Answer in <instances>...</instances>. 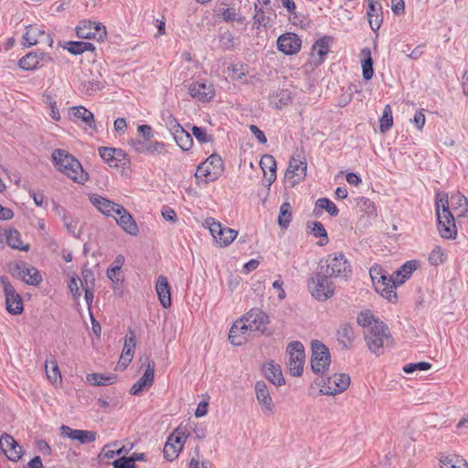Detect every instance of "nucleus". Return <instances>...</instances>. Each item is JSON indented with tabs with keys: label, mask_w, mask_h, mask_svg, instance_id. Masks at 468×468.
<instances>
[{
	"label": "nucleus",
	"mask_w": 468,
	"mask_h": 468,
	"mask_svg": "<svg viewBox=\"0 0 468 468\" xmlns=\"http://www.w3.org/2000/svg\"><path fill=\"white\" fill-rule=\"evenodd\" d=\"M51 160L55 168L78 184H85L89 175L84 171L80 161L69 151L55 149L51 154Z\"/></svg>",
	"instance_id": "f257e3e1"
},
{
	"label": "nucleus",
	"mask_w": 468,
	"mask_h": 468,
	"mask_svg": "<svg viewBox=\"0 0 468 468\" xmlns=\"http://www.w3.org/2000/svg\"><path fill=\"white\" fill-rule=\"evenodd\" d=\"M436 215L438 230L444 239H454L457 235L454 214L449 210L448 195L438 193L436 195Z\"/></svg>",
	"instance_id": "f03ea898"
},
{
	"label": "nucleus",
	"mask_w": 468,
	"mask_h": 468,
	"mask_svg": "<svg viewBox=\"0 0 468 468\" xmlns=\"http://www.w3.org/2000/svg\"><path fill=\"white\" fill-rule=\"evenodd\" d=\"M268 323L269 317L262 310L252 308L241 319L233 324L231 333L241 331V333L258 332L265 334Z\"/></svg>",
	"instance_id": "7ed1b4c3"
},
{
	"label": "nucleus",
	"mask_w": 468,
	"mask_h": 468,
	"mask_svg": "<svg viewBox=\"0 0 468 468\" xmlns=\"http://www.w3.org/2000/svg\"><path fill=\"white\" fill-rule=\"evenodd\" d=\"M331 277L320 266L318 271L308 280L307 287L311 295L319 302H324L335 294V286Z\"/></svg>",
	"instance_id": "20e7f679"
},
{
	"label": "nucleus",
	"mask_w": 468,
	"mask_h": 468,
	"mask_svg": "<svg viewBox=\"0 0 468 468\" xmlns=\"http://www.w3.org/2000/svg\"><path fill=\"white\" fill-rule=\"evenodd\" d=\"M366 341L372 353L382 354L384 348L390 346L392 342L387 324L380 321H374L366 335Z\"/></svg>",
	"instance_id": "39448f33"
},
{
	"label": "nucleus",
	"mask_w": 468,
	"mask_h": 468,
	"mask_svg": "<svg viewBox=\"0 0 468 468\" xmlns=\"http://www.w3.org/2000/svg\"><path fill=\"white\" fill-rule=\"evenodd\" d=\"M223 171L224 164L221 157L213 154L197 166L195 177L198 183L207 184L217 180Z\"/></svg>",
	"instance_id": "423d86ee"
},
{
	"label": "nucleus",
	"mask_w": 468,
	"mask_h": 468,
	"mask_svg": "<svg viewBox=\"0 0 468 468\" xmlns=\"http://www.w3.org/2000/svg\"><path fill=\"white\" fill-rule=\"evenodd\" d=\"M326 266H324V271L329 277L338 278L347 281L352 274V266L349 261L343 253L329 255L325 260Z\"/></svg>",
	"instance_id": "0eeeda50"
},
{
	"label": "nucleus",
	"mask_w": 468,
	"mask_h": 468,
	"mask_svg": "<svg viewBox=\"0 0 468 468\" xmlns=\"http://www.w3.org/2000/svg\"><path fill=\"white\" fill-rule=\"evenodd\" d=\"M288 362L287 367L290 374L293 377H300L303 371L304 348L302 343L294 341L287 347Z\"/></svg>",
	"instance_id": "6e6552de"
},
{
	"label": "nucleus",
	"mask_w": 468,
	"mask_h": 468,
	"mask_svg": "<svg viewBox=\"0 0 468 468\" xmlns=\"http://www.w3.org/2000/svg\"><path fill=\"white\" fill-rule=\"evenodd\" d=\"M204 226L209 229L215 241L219 244L220 247L229 246L238 235L236 230L228 227H222V225L213 218H207L204 222Z\"/></svg>",
	"instance_id": "1a4fd4ad"
},
{
	"label": "nucleus",
	"mask_w": 468,
	"mask_h": 468,
	"mask_svg": "<svg viewBox=\"0 0 468 468\" xmlns=\"http://www.w3.org/2000/svg\"><path fill=\"white\" fill-rule=\"evenodd\" d=\"M330 365V354L328 348L320 341H312L311 367L314 373H324Z\"/></svg>",
	"instance_id": "9d476101"
},
{
	"label": "nucleus",
	"mask_w": 468,
	"mask_h": 468,
	"mask_svg": "<svg viewBox=\"0 0 468 468\" xmlns=\"http://www.w3.org/2000/svg\"><path fill=\"white\" fill-rule=\"evenodd\" d=\"M330 41L331 37L326 36L315 41L309 54V58L304 64L305 70H314L324 61L325 56L330 50Z\"/></svg>",
	"instance_id": "9b49d317"
},
{
	"label": "nucleus",
	"mask_w": 468,
	"mask_h": 468,
	"mask_svg": "<svg viewBox=\"0 0 468 468\" xmlns=\"http://www.w3.org/2000/svg\"><path fill=\"white\" fill-rule=\"evenodd\" d=\"M80 38L96 39L103 41L106 37V29L101 23L83 20L76 27Z\"/></svg>",
	"instance_id": "f8f14e48"
},
{
	"label": "nucleus",
	"mask_w": 468,
	"mask_h": 468,
	"mask_svg": "<svg viewBox=\"0 0 468 468\" xmlns=\"http://www.w3.org/2000/svg\"><path fill=\"white\" fill-rule=\"evenodd\" d=\"M0 283L5 296L6 310L13 314H19L23 312V303L20 295L16 292L7 278L1 277Z\"/></svg>",
	"instance_id": "ddd939ff"
},
{
	"label": "nucleus",
	"mask_w": 468,
	"mask_h": 468,
	"mask_svg": "<svg viewBox=\"0 0 468 468\" xmlns=\"http://www.w3.org/2000/svg\"><path fill=\"white\" fill-rule=\"evenodd\" d=\"M350 385V378L346 374L336 373L330 376L321 388L324 395L335 396L344 392Z\"/></svg>",
	"instance_id": "4468645a"
},
{
	"label": "nucleus",
	"mask_w": 468,
	"mask_h": 468,
	"mask_svg": "<svg viewBox=\"0 0 468 468\" xmlns=\"http://www.w3.org/2000/svg\"><path fill=\"white\" fill-rule=\"evenodd\" d=\"M23 44L26 47H30L38 43H44L48 47H51L53 43L51 37L36 26L27 27V30L23 36Z\"/></svg>",
	"instance_id": "2eb2a0df"
},
{
	"label": "nucleus",
	"mask_w": 468,
	"mask_h": 468,
	"mask_svg": "<svg viewBox=\"0 0 468 468\" xmlns=\"http://www.w3.org/2000/svg\"><path fill=\"white\" fill-rule=\"evenodd\" d=\"M278 49L286 55H293L300 51L302 40L294 33H286L277 40Z\"/></svg>",
	"instance_id": "dca6fc26"
},
{
	"label": "nucleus",
	"mask_w": 468,
	"mask_h": 468,
	"mask_svg": "<svg viewBox=\"0 0 468 468\" xmlns=\"http://www.w3.org/2000/svg\"><path fill=\"white\" fill-rule=\"evenodd\" d=\"M52 58L46 53L29 52L18 61V66L24 70H34L51 61Z\"/></svg>",
	"instance_id": "f3484780"
},
{
	"label": "nucleus",
	"mask_w": 468,
	"mask_h": 468,
	"mask_svg": "<svg viewBox=\"0 0 468 468\" xmlns=\"http://www.w3.org/2000/svg\"><path fill=\"white\" fill-rule=\"evenodd\" d=\"M0 448L12 462H17L22 457V447L9 434L4 433L1 436Z\"/></svg>",
	"instance_id": "a211bd4d"
},
{
	"label": "nucleus",
	"mask_w": 468,
	"mask_h": 468,
	"mask_svg": "<svg viewBox=\"0 0 468 468\" xmlns=\"http://www.w3.org/2000/svg\"><path fill=\"white\" fill-rule=\"evenodd\" d=\"M133 149L140 154H163L165 153V144L161 142L149 140L136 139L132 141Z\"/></svg>",
	"instance_id": "6ab92c4d"
},
{
	"label": "nucleus",
	"mask_w": 468,
	"mask_h": 468,
	"mask_svg": "<svg viewBox=\"0 0 468 468\" xmlns=\"http://www.w3.org/2000/svg\"><path fill=\"white\" fill-rule=\"evenodd\" d=\"M12 273L30 285H38L42 281L39 271L35 267L28 266L26 263L16 264L12 270Z\"/></svg>",
	"instance_id": "aec40b11"
},
{
	"label": "nucleus",
	"mask_w": 468,
	"mask_h": 468,
	"mask_svg": "<svg viewBox=\"0 0 468 468\" xmlns=\"http://www.w3.org/2000/svg\"><path fill=\"white\" fill-rule=\"evenodd\" d=\"M255 393L262 412L264 414H272L274 412V404L264 381L256 382Z\"/></svg>",
	"instance_id": "412c9836"
},
{
	"label": "nucleus",
	"mask_w": 468,
	"mask_h": 468,
	"mask_svg": "<svg viewBox=\"0 0 468 468\" xmlns=\"http://www.w3.org/2000/svg\"><path fill=\"white\" fill-rule=\"evenodd\" d=\"M188 92L193 99L202 102H207L215 96L213 86L205 82L191 83L188 86Z\"/></svg>",
	"instance_id": "4be33fe9"
},
{
	"label": "nucleus",
	"mask_w": 468,
	"mask_h": 468,
	"mask_svg": "<svg viewBox=\"0 0 468 468\" xmlns=\"http://www.w3.org/2000/svg\"><path fill=\"white\" fill-rule=\"evenodd\" d=\"M90 203L102 214L107 217H115L119 208L122 207L112 200L97 194H91L89 197Z\"/></svg>",
	"instance_id": "5701e85b"
},
{
	"label": "nucleus",
	"mask_w": 468,
	"mask_h": 468,
	"mask_svg": "<svg viewBox=\"0 0 468 468\" xmlns=\"http://www.w3.org/2000/svg\"><path fill=\"white\" fill-rule=\"evenodd\" d=\"M367 16L370 28L374 32H377L383 22V12L380 0H367Z\"/></svg>",
	"instance_id": "b1692460"
},
{
	"label": "nucleus",
	"mask_w": 468,
	"mask_h": 468,
	"mask_svg": "<svg viewBox=\"0 0 468 468\" xmlns=\"http://www.w3.org/2000/svg\"><path fill=\"white\" fill-rule=\"evenodd\" d=\"M169 129L177 145L183 151H188L192 148L193 139L191 134L186 132L178 122L172 121Z\"/></svg>",
	"instance_id": "393cba45"
},
{
	"label": "nucleus",
	"mask_w": 468,
	"mask_h": 468,
	"mask_svg": "<svg viewBox=\"0 0 468 468\" xmlns=\"http://www.w3.org/2000/svg\"><path fill=\"white\" fill-rule=\"evenodd\" d=\"M306 169L307 164L305 162L296 158H292L289 162V166L287 168L285 177L287 180L291 181V184L293 186L300 180L304 178L306 176Z\"/></svg>",
	"instance_id": "a878e982"
},
{
	"label": "nucleus",
	"mask_w": 468,
	"mask_h": 468,
	"mask_svg": "<svg viewBox=\"0 0 468 468\" xmlns=\"http://www.w3.org/2000/svg\"><path fill=\"white\" fill-rule=\"evenodd\" d=\"M154 379V361L147 359L146 369L142 378H140V379L133 385L131 393L133 395H138L141 391L148 389L153 385Z\"/></svg>",
	"instance_id": "bb28decb"
},
{
	"label": "nucleus",
	"mask_w": 468,
	"mask_h": 468,
	"mask_svg": "<svg viewBox=\"0 0 468 468\" xmlns=\"http://www.w3.org/2000/svg\"><path fill=\"white\" fill-rule=\"evenodd\" d=\"M117 224L127 233L131 235H137L139 232L138 227L132 215L122 206L119 208L115 217H113Z\"/></svg>",
	"instance_id": "cd10ccee"
},
{
	"label": "nucleus",
	"mask_w": 468,
	"mask_h": 468,
	"mask_svg": "<svg viewBox=\"0 0 468 468\" xmlns=\"http://www.w3.org/2000/svg\"><path fill=\"white\" fill-rule=\"evenodd\" d=\"M185 441L183 436L171 434L164 447V457L169 462L175 460L182 450Z\"/></svg>",
	"instance_id": "c85d7f7f"
},
{
	"label": "nucleus",
	"mask_w": 468,
	"mask_h": 468,
	"mask_svg": "<svg viewBox=\"0 0 468 468\" xmlns=\"http://www.w3.org/2000/svg\"><path fill=\"white\" fill-rule=\"evenodd\" d=\"M60 431L62 436L79 441L81 443L91 442L96 440V433L90 431L73 430L69 426L62 425Z\"/></svg>",
	"instance_id": "c756f323"
},
{
	"label": "nucleus",
	"mask_w": 468,
	"mask_h": 468,
	"mask_svg": "<svg viewBox=\"0 0 468 468\" xmlns=\"http://www.w3.org/2000/svg\"><path fill=\"white\" fill-rule=\"evenodd\" d=\"M449 210L455 214V217H463L468 212V199L460 192L452 193L448 197Z\"/></svg>",
	"instance_id": "7c9ffc66"
},
{
	"label": "nucleus",
	"mask_w": 468,
	"mask_h": 468,
	"mask_svg": "<svg viewBox=\"0 0 468 468\" xmlns=\"http://www.w3.org/2000/svg\"><path fill=\"white\" fill-rule=\"evenodd\" d=\"M397 286L398 284L392 276H388L387 281H380L374 285L377 292L391 303L395 302L397 299V293L395 292Z\"/></svg>",
	"instance_id": "2f4dec72"
},
{
	"label": "nucleus",
	"mask_w": 468,
	"mask_h": 468,
	"mask_svg": "<svg viewBox=\"0 0 468 468\" xmlns=\"http://www.w3.org/2000/svg\"><path fill=\"white\" fill-rule=\"evenodd\" d=\"M155 291L158 295L160 303L164 308L171 306V292L170 285L166 277L161 275L157 278Z\"/></svg>",
	"instance_id": "473e14b6"
},
{
	"label": "nucleus",
	"mask_w": 468,
	"mask_h": 468,
	"mask_svg": "<svg viewBox=\"0 0 468 468\" xmlns=\"http://www.w3.org/2000/svg\"><path fill=\"white\" fill-rule=\"evenodd\" d=\"M264 376L275 386H282L285 383L282 368L273 361L267 362L262 367Z\"/></svg>",
	"instance_id": "72a5a7b5"
},
{
	"label": "nucleus",
	"mask_w": 468,
	"mask_h": 468,
	"mask_svg": "<svg viewBox=\"0 0 468 468\" xmlns=\"http://www.w3.org/2000/svg\"><path fill=\"white\" fill-rule=\"evenodd\" d=\"M417 261H409L405 262L398 271L394 272L395 276L393 277L398 285H400L405 282L407 279H409L413 271L418 268Z\"/></svg>",
	"instance_id": "f704fd0d"
},
{
	"label": "nucleus",
	"mask_w": 468,
	"mask_h": 468,
	"mask_svg": "<svg viewBox=\"0 0 468 468\" xmlns=\"http://www.w3.org/2000/svg\"><path fill=\"white\" fill-rule=\"evenodd\" d=\"M355 339L353 327L348 324H343L337 330V340L344 347H350Z\"/></svg>",
	"instance_id": "c9c22d12"
},
{
	"label": "nucleus",
	"mask_w": 468,
	"mask_h": 468,
	"mask_svg": "<svg viewBox=\"0 0 468 468\" xmlns=\"http://www.w3.org/2000/svg\"><path fill=\"white\" fill-rule=\"evenodd\" d=\"M69 113L73 117L82 121L84 123H86L90 127H92L94 124L93 113L83 106L71 107L69 109Z\"/></svg>",
	"instance_id": "e433bc0d"
},
{
	"label": "nucleus",
	"mask_w": 468,
	"mask_h": 468,
	"mask_svg": "<svg viewBox=\"0 0 468 468\" xmlns=\"http://www.w3.org/2000/svg\"><path fill=\"white\" fill-rule=\"evenodd\" d=\"M99 154L101 159L111 166H117V162L120 160L119 157L122 156L121 150L112 147H100Z\"/></svg>",
	"instance_id": "4c0bfd02"
},
{
	"label": "nucleus",
	"mask_w": 468,
	"mask_h": 468,
	"mask_svg": "<svg viewBox=\"0 0 468 468\" xmlns=\"http://www.w3.org/2000/svg\"><path fill=\"white\" fill-rule=\"evenodd\" d=\"M5 239L6 243L13 249H16L23 251H27L29 250L28 245H23L20 233L16 229L6 230Z\"/></svg>",
	"instance_id": "58836bf2"
},
{
	"label": "nucleus",
	"mask_w": 468,
	"mask_h": 468,
	"mask_svg": "<svg viewBox=\"0 0 468 468\" xmlns=\"http://www.w3.org/2000/svg\"><path fill=\"white\" fill-rule=\"evenodd\" d=\"M87 382L93 386H108L112 385L116 380V376L110 375H102L98 373L89 374L86 377Z\"/></svg>",
	"instance_id": "ea45409f"
},
{
	"label": "nucleus",
	"mask_w": 468,
	"mask_h": 468,
	"mask_svg": "<svg viewBox=\"0 0 468 468\" xmlns=\"http://www.w3.org/2000/svg\"><path fill=\"white\" fill-rule=\"evenodd\" d=\"M260 165L265 175H267V169L269 170L270 175L268 180L270 184H271L276 179L275 158L271 154H265L261 157Z\"/></svg>",
	"instance_id": "a19ab883"
},
{
	"label": "nucleus",
	"mask_w": 468,
	"mask_h": 468,
	"mask_svg": "<svg viewBox=\"0 0 468 468\" xmlns=\"http://www.w3.org/2000/svg\"><path fill=\"white\" fill-rule=\"evenodd\" d=\"M361 55L364 57L362 60L363 78L366 80H369L372 79L374 73L371 51L368 48H365L361 50Z\"/></svg>",
	"instance_id": "79ce46f5"
},
{
	"label": "nucleus",
	"mask_w": 468,
	"mask_h": 468,
	"mask_svg": "<svg viewBox=\"0 0 468 468\" xmlns=\"http://www.w3.org/2000/svg\"><path fill=\"white\" fill-rule=\"evenodd\" d=\"M440 462L441 468H468L466 461L458 455L441 457Z\"/></svg>",
	"instance_id": "37998d69"
},
{
	"label": "nucleus",
	"mask_w": 468,
	"mask_h": 468,
	"mask_svg": "<svg viewBox=\"0 0 468 468\" xmlns=\"http://www.w3.org/2000/svg\"><path fill=\"white\" fill-rule=\"evenodd\" d=\"M67 50L74 55L82 54L84 51L94 50L95 47L92 43L84 42V41H69L67 43L65 47Z\"/></svg>",
	"instance_id": "c03bdc74"
},
{
	"label": "nucleus",
	"mask_w": 468,
	"mask_h": 468,
	"mask_svg": "<svg viewBox=\"0 0 468 468\" xmlns=\"http://www.w3.org/2000/svg\"><path fill=\"white\" fill-rule=\"evenodd\" d=\"M228 70L231 72L229 77L233 80L242 81L243 78L249 73V66L244 63L232 64L228 67Z\"/></svg>",
	"instance_id": "a18cd8bd"
},
{
	"label": "nucleus",
	"mask_w": 468,
	"mask_h": 468,
	"mask_svg": "<svg viewBox=\"0 0 468 468\" xmlns=\"http://www.w3.org/2000/svg\"><path fill=\"white\" fill-rule=\"evenodd\" d=\"M106 82L99 80L98 78L92 79L91 80H85L81 83V90L86 94L91 95L99 90H101L105 87Z\"/></svg>",
	"instance_id": "49530a36"
},
{
	"label": "nucleus",
	"mask_w": 468,
	"mask_h": 468,
	"mask_svg": "<svg viewBox=\"0 0 468 468\" xmlns=\"http://www.w3.org/2000/svg\"><path fill=\"white\" fill-rule=\"evenodd\" d=\"M45 367L47 377L53 384H56L58 381H61L60 372L58 364L54 359H47Z\"/></svg>",
	"instance_id": "de8ad7c7"
},
{
	"label": "nucleus",
	"mask_w": 468,
	"mask_h": 468,
	"mask_svg": "<svg viewBox=\"0 0 468 468\" xmlns=\"http://www.w3.org/2000/svg\"><path fill=\"white\" fill-rule=\"evenodd\" d=\"M379 129L381 133L388 132L393 125L392 109L387 104L384 108L382 117L380 118Z\"/></svg>",
	"instance_id": "09e8293b"
},
{
	"label": "nucleus",
	"mask_w": 468,
	"mask_h": 468,
	"mask_svg": "<svg viewBox=\"0 0 468 468\" xmlns=\"http://www.w3.org/2000/svg\"><path fill=\"white\" fill-rule=\"evenodd\" d=\"M447 253L439 246H435L430 253L429 261L433 266H439L446 261Z\"/></svg>",
	"instance_id": "8fccbe9b"
},
{
	"label": "nucleus",
	"mask_w": 468,
	"mask_h": 468,
	"mask_svg": "<svg viewBox=\"0 0 468 468\" xmlns=\"http://www.w3.org/2000/svg\"><path fill=\"white\" fill-rule=\"evenodd\" d=\"M292 220L291 205L288 202L283 203L280 207L278 223L282 229H286Z\"/></svg>",
	"instance_id": "3c124183"
},
{
	"label": "nucleus",
	"mask_w": 468,
	"mask_h": 468,
	"mask_svg": "<svg viewBox=\"0 0 468 468\" xmlns=\"http://www.w3.org/2000/svg\"><path fill=\"white\" fill-rule=\"evenodd\" d=\"M324 209L330 216L335 217L338 215L339 210L336 206L328 198L322 197L315 202L314 211L317 209Z\"/></svg>",
	"instance_id": "603ef678"
},
{
	"label": "nucleus",
	"mask_w": 468,
	"mask_h": 468,
	"mask_svg": "<svg viewBox=\"0 0 468 468\" xmlns=\"http://www.w3.org/2000/svg\"><path fill=\"white\" fill-rule=\"evenodd\" d=\"M373 285L378 283L380 281H387V273L380 265H374L369 270Z\"/></svg>",
	"instance_id": "864d4df0"
},
{
	"label": "nucleus",
	"mask_w": 468,
	"mask_h": 468,
	"mask_svg": "<svg viewBox=\"0 0 468 468\" xmlns=\"http://www.w3.org/2000/svg\"><path fill=\"white\" fill-rule=\"evenodd\" d=\"M134 347H135V335H134L133 332L130 331L129 335H126V336H125V342H124L122 355H126V356L133 357Z\"/></svg>",
	"instance_id": "5fc2aeb1"
},
{
	"label": "nucleus",
	"mask_w": 468,
	"mask_h": 468,
	"mask_svg": "<svg viewBox=\"0 0 468 468\" xmlns=\"http://www.w3.org/2000/svg\"><path fill=\"white\" fill-rule=\"evenodd\" d=\"M312 233L315 237H319V238H324V241H320L319 242L320 246H324V244L327 243V241H328L327 232H326L324 225L321 222L315 221V222L312 223Z\"/></svg>",
	"instance_id": "6e6d98bb"
},
{
	"label": "nucleus",
	"mask_w": 468,
	"mask_h": 468,
	"mask_svg": "<svg viewBox=\"0 0 468 468\" xmlns=\"http://www.w3.org/2000/svg\"><path fill=\"white\" fill-rule=\"evenodd\" d=\"M358 206L362 211L368 216H377V208L375 203L368 198L362 197L358 201Z\"/></svg>",
	"instance_id": "4d7b16f0"
},
{
	"label": "nucleus",
	"mask_w": 468,
	"mask_h": 468,
	"mask_svg": "<svg viewBox=\"0 0 468 468\" xmlns=\"http://www.w3.org/2000/svg\"><path fill=\"white\" fill-rule=\"evenodd\" d=\"M191 131L196 139L202 144L212 141V135L207 134L206 130L201 127L192 126Z\"/></svg>",
	"instance_id": "13d9d810"
},
{
	"label": "nucleus",
	"mask_w": 468,
	"mask_h": 468,
	"mask_svg": "<svg viewBox=\"0 0 468 468\" xmlns=\"http://www.w3.org/2000/svg\"><path fill=\"white\" fill-rule=\"evenodd\" d=\"M431 367V365L428 362H418V363H410L403 367V371L405 373L410 374L417 370L425 371Z\"/></svg>",
	"instance_id": "bf43d9fd"
},
{
	"label": "nucleus",
	"mask_w": 468,
	"mask_h": 468,
	"mask_svg": "<svg viewBox=\"0 0 468 468\" xmlns=\"http://www.w3.org/2000/svg\"><path fill=\"white\" fill-rule=\"evenodd\" d=\"M247 333H241V331H237L236 333H231V328L229 333V339L233 346H241L246 340L245 336Z\"/></svg>",
	"instance_id": "052dcab7"
},
{
	"label": "nucleus",
	"mask_w": 468,
	"mask_h": 468,
	"mask_svg": "<svg viewBox=\"0 0 468 468\" xmlns=\"http://www.w3.org/2000/svg\"><path fill=\"white\" fill-rule=\"evenodd\" d=\"M356 321L359 325H361L363 327L369 326V328H370L375 320L373 319V316L371 315V314L361 313L357 316Z\"/></svg>",
	"instance_id": "680f3d73"
},
{
	"label": "nucleus",
	"mask_w": 468,
	"mask_h": 468,
	"mask_svg": "<svg viewBox=\"0 0 468 468\" xmlns=\"http://www.w3.org/2000/svg\"><path fill=\"white\" fill-rule=\"evenodd\" d=\"M65 227L68 231L74 237L79 235V231H77V222L74 221L70 217L64 215L63 217Z\"/></svg>",
	"instance_id": "e2e57ef3"
},
{
	"label": "nucleus",
	"mask_w": 468,
	"mask_h": 468,
	"mask_svg": "<svg viewBox=\"0 0 468 468\" xmlns=\"http://www.w3.org/2000/svg\"><path fill=\"white\" fill-rule=\"evenodd\" d=\"M114 468H135L130 457H121L113 462Z\"/></svg>",
	"instance_id": "0e129e2a"
},
{
	"label": "nucleus",
	"mask_w": 468,
	"mask_h": 468,
	"mask_svg": "<svg viewBox=\"0 0 468 468\" xmlns=\"http://www.w3.org/2000/svg\"><path fill=\"white\" fill-rule=\"evenodd\" d=\"M137 131H138L139 134L144 137L143 140H149L154 137V133H153L152 127L150 125H147V124L139 125L137 128Z\"/></svg>",
	"instance_id": "69168bd1"
},
{
	"label": "nucleus",
	"mask_w": 468,
	"mask_h": 468,
	"mask_svg": "<svg viewBox=\"0 0 468 468\" xmlns=\"http://www.w3.org/2000/svg\"><path fill=\"white\" fill-rule=\"evenodd\" d=\"M415 126L418 130H422L423 126L425 125L426 118L424 113L421 111H419L415 113L414 118L412 120Z\"/></svg>",
	"instance_id": "338daca9"
},
{
	"label": "nucleus",
	"mask_w": 468,
	"mask_h": 468,
	"mask_svg": "<svg viewBox=\"0 0 468 468\" xmlns=\"http://www.w3.org/2000/svg\"><path fill=\"white\" fill-rule=\"evenodd\" d=\"M36 447L38 452H40L42 454L49 455L51 453V448L49 447L48 443L44 440H37L36 441Z\"/></svg>",
	"instance_id": "774afa93"
}]
</instances>
